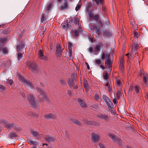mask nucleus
Masks as SVG:
<instances>
[{
    "label": "nucleus",
    "mask_w": 148,
    "mask_h": 148,
    "mask_svg": "<svg viewBox=\"0 0 148 148\" xmlns=\"http://www.w3.org/2000/svg\"><path fill=\"white\" fill-rule=\"evenodd\" d=\"M61 27L63 29H65L69 28V26L68 23H64L61 25Z\"/></svg>",
    "instance_id": "a878e982"
},
{
    "label": "nucleus",
    "mask_w": 148,
    "mask_h": 148,
    "mask_svg": "<svg viewBox=\"0 0 148 148\" xmlns=\"http://www.w3.org/2000/svg\"><path fill=\"white\" fill-rule=\"evenodd\" d=\"M93 1L95 2L96 4H102L103 1V0H92Z\"/></svg>",
    "instance_id": "7c9ffc66"
},
{
    "label": "nucleus",
    "mask_w": 148,
    "mask_h": 148,
    "mask_svg": "<svg viewBox=\"0 0 148 148\" xmlns=\"http://www.w3.org/2000/svg\"><path fill=\"white\" fill-rule=\"evenodd\" d=\"M56 53L57 56L58 57H60L62 55V50L61 48V46L60 44H58L56 46Z\"/></svg>",
    "instance_id": "39448f33"
},
{
    "label": "nucleus",
    "mask_w": 148,
    "mask_h": 148,
    "mask_svg": "<svg viewBox=\"0 0 148 148\" xmlns=\"http://www.w3.org/2000/svg\"><path fill=\"white\" fill-rule=\"evenodd\" d=\"M93 18L95 19L97 21H98V20L99 19V15H95L94 16Z\"/></svg>",
    "instance_id": "c03bdc74"
},
{
    "label": "nucleus",
    "mask_w": 148,
    "mask_h": 148,
    "mask_svg": "<svg viewBox=\"0 0 148 148\" xmlns=\"http://www.w3.org/2000/svg\"><path fill=\"white\" fill-rule=\"evenodd\" d=\"M19 80L20 81L22 82L24 84L31 88L33 87V85L32 84L31 82L28 80H27L25 77L20 75L19 76Z\"/></svg>",
    "instance_id": "f03ea898"
},
{
    "label": "nucleus",
    "mask_w": 148,
    "mask_h": 148,
    "mask_svg": "<svg viewBox=\"0 0 148 148\" xmlns=\"http://www.w3.org/2000/svg\"><path fill=\"white\" fill-rule=\"evenodd\" d=\"M75 21L76 24H79V20L78 18H76Z\"/></svg>",
    "instance_id": "4d7b16f0"
},
{
    "label": "nucleus",
    "mask_w": 148,
    "mask_h": 148,
    "mask_svg": "<svg viewBox=\"0 0 148 148\" xmlns=\"http://www.w3.org/2000/svg\"><path fill=\"white\" fill-rule=\"evenodd\" d=\"M99 136L95 133H92L91 135V139L94 143L98 141L99 140Z\"/></svg>",
    "instance_id": "6e6552de"
},
{
    "label": "nucleus",
    "mask_w": 148,
    "mask_h": 148,
    "mask_svg": "<svg viewBox=\"0 0 148 148\" xmlns=\"http://www.w3.org/2000/svg\"><path fill=\"white\" fill-rule=\"evenodd\" d=\"M121 91L120 90H119L117 91V92L116 93V97L117 98L119 99L121 95Z\"/></svg>",
    "instance_id": "2f4dec72"
},
{
    "label": "nucleus",
    "mask_w": 148,
    "mask_h": 148,
    "mask_svg": "<svg viewBox=\"0 0 148 148\" xmlns=\"http://www.w3.org/2000/svg\"><path fill=\"white\" fill-rule=\"evenodd\" d=\"M103 47V44L102 42H100L96 45V47L94 50V51L96 52H99L100 49Z\"/></svg>",
    "instance_id": "f8f14e48"
},
{
    "label": "nucleus",
    "mask_w": 148,
    "mask_h": 148,
    "mask_svg": "<svg viewBox=\"0 0 148 148\" xmlns=\"http://www.w3.org/2000/svg\"><path fill=\"white\" fill-rule=\"evenodd\" d=\"M51 6L52 3L51 2H50L47 4L46 6V10L47 11H48L50 10Z\"/></svg>",
    "instance_id": "393cba45"
},
{
    "label": "nucleus",
    "mask_w": 148,
    "mask_h": 148,
    "mask_svg": "<svg viewBox=\"0 0 148 148\" xmlns=\"http://www.w3.org/2000/svg\"><path fill=\"white\" fill-rule=\"evenodd\" d=\"M104 34L106 36H110L111 35V33L108 31H105L104 32Z\"/></svg>",
    "instance_id": "72a5a7b5"
},
{
    "label": "nucleus",
    "mask_w": 148,
    "mask_h": 148,
    "mask_svg": "<svg viewBox=\"0 0 148 148\" xmlns=\"http://www.w3.org/2000/svg\"><path fill=\"white\" fill-rule=\"evenodd\" d=\"M77 101L82 108H85L87 106L85 101L79 98L77 99Z\"/></svg>",
    "instance_id": "ddd939ff"
},
{
    "label": "nucleus",
    "mask_w": 148,
    "mask_h": 148,
    "mask_svg": "<svg viewBox=\"0 0 148 148\" xmlns=\"http://www.w3.org/2000/svg\"><path fill=\"white\" fill-rule=\"evenodd\" d=\"M6 40V39L3 37L0 38V42H5Z\"/></svg>",
    "instance_id": "8fccbe9b"
},
{
    "label": "nucleus",
    "mask_w": 148,
    "mask_h": 148,
    "mask_svg": "<svg viewBox=\"0 0 148 148\" xmlns=\"http://www.w3.org/2000/svg\"><path fill=\"white\" fill-rule=\"evenodd\" d=\"M5 122V120L4 119H0V124H3L4 125Z\"/></svg>",
    "instance_id": "864d4df0"
},
{
    "label": "nucleus",
    "mask_w": 148,
    "mask_h": 148,
    "mask_svg": "<svg viewBox=\"0 0 148 148\" xmlns=\"http://www.w3.org/2000/svg\"><path fill=\"white\" fill-rule=\"evenodd\" d=\"M64 6H62L61 7V9L62 10H64L67 8L68 5V2L67 1H65V2L64 3Z\"/></svg>",
    "instance_id": "473e14b6"
},
{
    "label": "nucleus",
    "mask_w": 148,
    "mask_h": 148,
    "mask_svg": "<svg viewBox=\"0 0 148 148\" xmlns=\"http://www.w3.org/2000/svg\"><path fill=\"white\" fill-rule=\"evenodd\" d=\"M124 62V58L122 57L120 59V64H123Z\"/></svg>",
    "instance_id": "bf43d9fd"
},
{
    "label": "nucleus",
    "mask_w": 148,
    "mask_h": 148,
    "mask_svg": "<svg viewBox=\"0 0 148 148\" xmlns=\"http://www.w3.org/2000/svg\"><path fill=\"white\" fill-rule=\"evenodd\" d=\"M81 8V5H78L75 8V10L76 11H78Z\"/></svg>",
    "instance_id": "6e6d98bb"
},
{
    "label": "nucleus",
    "mask_w": 148,
    "mask_h": 148,
    "mask_svg": "<svg viewBox=\"0 0 148 148\" xmlns=\"http://www.w3.org/2000/svg\"><path fill=\"white\" fill-rule=\"evenodd\" d=\"M43 51L41 49L38 52V56L39 59L41 60H46L48 59L47 57L44 55Z\"/></svg>",
    "instance_id": "0eeeda50"
},
{
    "label": "nucleus",
    "mask_w": 148,
    "mask_h": 148,
    "mask_svg": "<svg viewBox=\"0 0 148 148\" xmlns=\"http://www.w3.org/2000/svg\"><path fill=\"white\" fill-rule=\"evenodd\" d=\"M28 99L29 101L30 105L32 108H36L39 106L38 102L37 100L35 99V98L32 94H29Z\"/></svg>",
    "instance_id": "f257e3e1"
},
{
    "label": "nucleus",
    "mask_w": 148,
    "mask_h": 148,
    "mask_svg": "<svg viewBox=\"0 0 148 148\" xmlns=\"http://www.w3.org/2000/svg\"><path fill=\"white\" fill-rule=\"evenodd\" d=\"M2 49H3V52L4 53V54L7 53L8 52V50L7 48H6V47L3 48Z\"/></svg>",
    "instance_id": "58836bf2"
},
{
    "label": "nucleus",
    "mask_w": 148,
    "mask_h": 148,
    "mask_svg": "<svg viewBox=\"0 0 148 148\" xmlns=\"http://www.w3.org/2000/svg\"><path fill=\"white\" fill-rule=\"evenodd\" d=\"M134 37L137 39L139 36V34L136 32H134Z\"/></svg>",
    "instance_id": "f704fd0d"
},
{
    "label": "nucleus",
    "mask_w": 148,
    "mask_h": 148,
    "mask_svg": "<svg viewBox=\"0 0 148 148\" xmlns=\"http://www.w3.org/2000/svg\"><path fill=\"white\" fill-rule=\"evenodd\" d=\"M108 76H109V75L108 74V72H106V73H105V74L104 76V78L105 79H107L108 78Z\"/></svg>",
    "instance_id": "de8ad7c7"
},
{
    "label": "nucleus",
    "mask_w": 148,
    "mask_h": 148,
    "mask_svg": "<svg viewBox=\"0 0 148 148\" xmlns=\"http://www.w3.org/2000/svg\"><path fill=\"white\" fill-rule=\"evenodd\" d=\"M36 89L39 92L40 94L42 96L43 98L45 99H47V97L41 88L38 87L36 88Z\"/></svg>",
    "instance_id": "4468645a"
},
{
    "label": "nucleus",
    "mask_w": 148,
    "mask_h": 148,
    "mask_svg": "<svg viewBox=\"0 0 148 148\" xmlns=\"http://www.w3.org/2000/svg\"><path fill=\"white\" fill-rule=\"evenodd\" d=\"M44 138L46 141L49 142H53L56 140L55 137L50 135L45 136Z\"/></svg>",
    "instance_id": "1a4fd4ad"
},
{
    "label": "nucleus",
    "mask_w": 148,
    "mask_h": 148,
    "mask_svg": "<svg viewBox=\"0 0 148 148\" xmlns=\"http://www.w3.org/2000/svg\"><path fill=\"white\" fill-rule=\"evenodd\" d=\"M88 51L90 53H93L94 52V49L92 47H90L88 48Z\"/></svg>",
    "instance_id": "ea45409f"
},
{
    "label": "nucleus",
    "mask_w": 148,
    "mask_h": 148,
    "mask_svg": "<svg viewBox=\"0 0 148 148\" xmlns=\"http://www.w3.org/2000/svg\"><path fill=\"white\" fill-rule=\"evenodd\" d=\"M99 145L100 148H105L104 145L102 144L99 143Z\"/></svg>",
    "instance_id": "774afa93"
},
{
    "label": "nucleus",
    "mask_w": 148,
    "mask_h": 148,
    "mask_svg": "<svg viewBox=\"0 0 148 148\" xmlns=\"http://www.w3.org/2000/svg\"><path fill=\"white\" fill-rule=\"evenodd\" d=\"M95 63L97 64H100L101 63V61L100 59H95Z\"/></svg>",
    "instance_id": "4c0bfd02"
},
{
    "label": "nucleus",
    "mask_w": 148,
    "mask_h": 148,
    "mask_svg": "<svg viewBox=\"0 0 148 148\" xmlns=\"http://www.w3.org/2000/svg\"><path fill=\"white\" fill-rule=\"evenodd\" d=\"M23 55L22 53H18V60H19L22 56Z\"/></svg>",
    "instance_id": "5fc2aeb1"
},
{
    "label": "nucleus",
    "mask_w": 148,
    "mask_h": 148,
    "mask_svg": "<svg viewBox=\"0 0 148 148\" xmlns=\"http://www.w3.org/2000/svg\"><path fill=\"white\" fill-rule=\"evenodd\" d=\"M143 80L145 84H148L147 83V80L148 78L147 77V75L146 73L144 72H143Z\"/></svg>",
    "instance_id": "6ab92c4d"
},
{
    "label": "nucleus",
    "mask_w": 148,
    "mask_h": 148,
    "mask_svg": "<svg viewBox=\"0 0 148 148\" xmlns=\"http://www.w3.org/2000/svg\"><path fill=\"white\" fill-rule=\"evenodd\" d=\"M119 68L121 71L123 72L124 69V65L123 64H120Z\"/></svg>",
    "instance_id": "49530a36"
},
{
    "label": "nucleus",
    "mask_w": 148,
    "mask_h": 148,
    "mask_svg": "<svg viewBox=\"0 0 148 148\" xmlns=\"http://www.w3.org/2000/svg\"><path fill=\"white\" fill-rule=\"evenodd\" d=\"M14 123H9L6 120H5V122L4 125L9 129H12L14 127Z\"/></svg>",
    "instance_id": "dca6fc26"
},
{
    "label": "nucleus",
    "mask_w": 148,
    "mask_h": 148,
    "mask_svg": "<svg viewBox=\"0 0 148 148\" xmlns=\"http://www.w3.org/2000/svg\"><path fill=\"white\" fill-rule=\"evenodd\" d=\"M30 133L33 136L38 139H40L42 136V134H39L38 132L35 131L34 130H31Z\"/></svg>",
    "instance_id": "423d86ee"
},
{
    "label": "nucleus",
    "mask_w": 148,
    "mask_h": 148,
    "mask_svg": "<svg viewBox=\"0 0 148 148\" xmlns=\"http://www.w3.org/2000/svg\"><path fill=\"white\" fill-rule=\"evenodd\" d=\"M24 46V44L23 43H22L18 45L17 46V49L19 50L22 49Z\"/></svg>",
    "instance_id": "cd10ccee"
},
{
    "label": "nucleus",
    "mask_w": 148,
    "mask_h": 148,
    "mask_svg": "<svg viewBox=\"0 0 148 148\" xmlns=\"http://www.w3.org/2000/svg\"><path fill=\"white\" fill-rule=\"evenodd\" d=\"M44 117L47 119H55L56 118V115L55 114L51 113L45 115Z\"/></svg>",
    "instance_id": "9b49d317"
},
{
    "label": "nucleus",
    "mask_w": 148,
    "mask_h": 148,
    "mask_svg": "<svg viewBox=\"0 0 148 148\" xmlns=\"http://www.w3.org/2000/svg\"><path fill=\"white\" fill-rule=\"evenodd\" d=\"M70 119L72 122L77 125L80 126L82 125L81 123L77 119Z\"/></svg>",
    "instance_id": "aec40b11"
},
{
    "label": "nucleus",
    "mask_w": 148,
    "mask_h": 148,
    "mask_svg": "<svg viewBox=\"0 0 148 148\" xmlns=\"http://www.w3.org/2000/svg\"><path fill=\"white\" fill-rule=\"evenodd\" d=\"M29 68L32 72L36 73L38 72V67L37 65L35 62H31L29 65Z\"/></svg>",
    "instance_id": "20e7f679"
},
{
    "label": "nucleus",
    "mask_w": 148,
    "mask_h": 148,
    "mask_svg": "<svg viewBox=\"0 0 148 148\" xmlns=\"http://www.w3.org/2000/svg\"><path fill=\"white\" fill-rule=\"evenodd\" d=\"M5 89V87L2 85H0V89L4 90Z\"/></svg>",
    "instance_id": "09e8293b"
},
{
    "label": "nucleus",
    "mask_w": 148,
    "mask_h": 148,
    "mask_svg": "<svg viewBox=\"0 0 148 148\" xmlns=\"http://www.w3.org/2000/svg\"><path fill=\"white\" fill-rule=\"evenodd\" d=\"M13 128L16 132H18L22 130L21 128L15 124H14V127Z\"/></svg>",
    "instance_id": "b1692460"
},
{
    "label": "nucleus",
    "mask_w": 148,
    "mask_h": 148,
    "mask_svg": "<svg viewBox=\"0 0 148 148\" xmlns=\"http://www.w3.org/2000/svg\"><path fill=\"white\" fill-rule=\"evenodd\" d=\"M108 91L110 92L112 89V86L109 85L108 86Z\"/></svg>",
    "instance_id": "13d9d810"
},
{
    "label": "nucleus",
    "mask_w": 148,
    "mask_h": 148,
    "mask_svg": "<svg viewBox=\"0 0 148 148\" xmlns=\"http://www.w3.org/2000/svg\"><path fill=\"white\" fill-rule=\"evenodd\" d=\"M108 136L112 140L116 136L114 134H108Z\"/></svg>",
    "instance_id": "e433bc0d"
},
{
    "label": "nucleus",
    "mask_w": 148,
    "mask_h": 148,
    "mask_svg": "<svg viewBox=\"0 0 148 148\" xmlns=\"http://www.w3.org/2000/svg\"><path fill=\"white\" fill-rule=\"evenodd\" d=\"M113 102L114 104H116L118 102V101L116 98H114L113 100Z\"/></svg>",
    "instance_id": "338daca9"
},
{
    "label": "nucleus",
    "mask_w": 148,
    "mask_h": 148,
    "mask_svg": "<svg viewBox=\"0 0 148 148\" xmlns=\"http://www.w3.org/2000/svg\"><path fill=\"white\" fill-rule=\"evenodd\" d=\"M92 5V4L91 3H88L86 7L87 10L88 11H89V8H90Z\"/></svg>",
    "instance_id": "3c124183"
},
{
    "label": "nucleus",
    "mask_w": 148,
    "mask_h": 148,
    "mask_svg": "<svg viewBox=\"0 0 148 148\" xmlns=\"http://www.w3.org/2000/svg\"><path fill=\"white\" fill-rule=\"evenodd\" d=\"M97 116L99 119L103 120L106 121H108L109 119V117L107 115L102 114L97 115Z\"/></svg>",
    "instance_id": "9d476101"
},
{
    "label": "nucleus",
    "mask_w": 148,
    "mask_h": 148,
    "mask_svg": "<svg viewBox=\"0 0 148 148\" xmlns=\"http://www.w3.org/2000/svg\"><path fill=\"white\" fill-rule=\"evenodd\" d=\"M28 143L31 145H38L39 143H38L33 140L31 139H29L28 140Z\"/></svg>",
    "instance_id": "412c9836"
},
{
    "label": "nucleus",
    "mask_w": 148,
    "mask_h": 148,
    "mask_svg": "<svg viewBox=\"0 0 148 148\" xmlns=\"http://www.w3.org/2000/svg\"><path fill=\"white\" fill-rule=\"evenodd\" d=\"M105 57V55L104 53H102L101 55V58L103 60V61H104V59Z\"/></svg>",
    "instance_id": "e2e57ef3"
},
{
    "label": "nucleus",
    "mask_w": 148,
    "mask_h": 148,
    "mask_svg": "<svg viewBox=\"0 0 148 148\" xmlns=\"http://www.w3.org/2000/svg\"><path fill=\"white\" fill-rule=\"evenodd\" d=\"M118 138L117 136H116L115 137V138H114L112 140L114 142H116Z\"/></svg>",
    "instance_id": "052dcab7"
},
{
    "label": "nucleus",
    "mask_w": 148,
    "mask_h": 148,
    "mask_svg": "<svg viewBox=\"0 0 148 148\" xmlns=\"http://www.w3.org/2000/svg\"><path fill=\"white\" fill-rule=\"evenodd\" d=\"M60 83L63 85H65L66 83L64 80L62 79L60 80Z\"/></svg>",
    "instance_id": "603ef678"
},
{
    "label": "nucleus",
    "mask_w": 148,
    "mask_h": 148,
    "mask_svg": "<svg viewBox=\"0 0 148 148\" xmlns=\"http://www.w3.org/2000/svg\"><path fill=\"white\" fill-rule=\"evenodd\" d=\"M121 84V82L118 79L116 80V85L118 86H120Z\"/></svg>",
    "instance_id": "a19ab883"
},
{
    "label": "nucleus",
    "mask_w": 148,
    "mask_h": 148,
    "mask_svg": "<svg viewBox=\"0 0 148 148\" xmlns=\"http://www.w3.org/2000/svg\"><path fill=\"white\" fill-rule=\"evenodd\" d=\"M84 86L86 90L88 91L89 89V86L87 81H85L84 83Z\"/></svg>",
    "instance_id": "c756f323"
},
{
    "label": "nucleus",
    "mask_w": 148,
    "mask_h": 148,
    "mask_svg": "<svg viewBox=\"0 0 148 148\" xmlns=\"http://www.w3.org/2000/svg\"><path fill=\"white\" fill-rule=\"evenodd\" d=\"M110 55L109 54H107L106 55V60H107L109 59V60L110 59Z\"/></svg>",
    "instance_id": "0e129e2a"
},
{
    "label": "nucleus",
    "mask_w": 148,
    "mask_h": 148,
    "mask_svg": "<svg viewBox=\"0 0 148 148\" xmlns=\"http://www.w3.org/2000/svg\"><path fill=\"white\" fill-rule=\"evenodd\" d=\"M69 57L71 58L72 57V48H71V47H70L69 48Z\"/></svg>",
    "instance_id": "37998d69"
},
{
    "label": "nucleus",
    "mask_w": 148,
    "mask_h": 148,
    "mask_svg": "<svg viewBox=\"0 0 148 148\" xmlns=\"http://www.w3.org/2000/svg\"><path fill=\"white\" fill-rule=\"evenodd\" d=\"M48 16L46 14H42V15L41 18V22L42 23H44L47 19Z\"/></svg>",
    "instance_id": "a211bd4d"
},
{
    "label": "nucleus",
    "mask_w": 148,
    "mask_h": 148,
    "mask_svg": "<svg viewBox=\"0 0 148 148\" xmlns=\"http://www.w3.org/2000/svg\"><path fill=\"white\" fill-rule=\"evenodd\" d=\"M67 92H68V94L70 96H72V94L71 93V90H68L67 91Z\"/></svg>",
    "instance_id": "69168bd1"
},
{
    "label": "nucleus",
    "mask_w": 148,
    "mask_h": 148,
    "mask_svg": "<svg viewBox=\"0 0 148 148\" xmlns=\"http://www.w3.org/2000/svg\"><path fill=\"white\" fill-rule=\"evenodd\" d=\"M8 136L9 138L12 139L14 137H17V135L15 132H12L9 134Z\"/></svg>",
    "instance_id": "f3484780"
},
{
    "label": "nucleus",
    "mask_w": 148,
    "mask_h": 148,
    "mask_svg": "<svg viewBox=\"0 0 148 148\" xmlns=\"http://www.w3.org/2000/svg\"><path fill=\"white\" fill-rule=\"evenodd\" d=\"M95 99L97 101H99L100 99L98 95L97 94H96L94 97Z\"/></svg>",
    "instance_id": "c9c22d12"
},
{
    "label": "nucleus",
    "mask_w": 148,
    "mask_h": 148,
    "mask_svg": "<svg viewBox=\"0 0 148 148\" xmlns=\"http://www.w3.org/2000/svg\"><path fill=\"white\" fill-rule=\"evenodd\" d=\"M134 88L135 91L137 93L140 92L141 89L140 88L139 86H135Z\"/></svg>",
    "instance_id": "c85d7f7f"
},
{
    "label": "nucleus",
    "mask_w": 148,
    "mask_h": 148,
    "mask_svg": "<svg viewBox=\"0 0 148 148\" xmlns=\"http://www.w3.org/2000/svg\"><path fill=\"white\" fill-rule=\"evenodd\" d=\"M89 17L90 18H93L94 17V15L92 14L91 12H89L88 13Z\"/></svg>",
    "instance_id": "a18cd8bd"
},
{
    "label": "nucleus",
    "mask_w": 148,
    "mask_h": 148,
    "mask_svg": "<svg viewBox=\"0 0 148 148\" xmlns=\"http://www.w3.org/2000/svg\"><path fill=\"white\" fill-rule=\"evenodd\" d=\"M138 47H139V46L137 44H133L132 47V49L131 52V55H132L133 52H136V51H137L136 49Z\"/></svg>",
    "instance_id": "2eb2a0df"
},
{
    "label": "nucleus",
    "mask_w": 148,
    "mask_h": 148,
    "mask_svg": "<svg viewBox=\"0 0 148 148\" xmlns=\"http://www.w3.org/2000/svg\"><path fill=\"white\" fill-rule=\"evenodd\" d=\"M112 61L111 59L106 60V61L105 62V64H106L108 67L109 68H111L112 67Z\"/></svg>",
    "instance_id": "4be33fe9"
},
{
    "label": "nucleus",
    "mask_w": 148,
    "mask_h": 148,
    "mask_svg": "<svg viewBox=\"0 0 148 148\" xmlns=\"http://www.w3.org/2000/svg\"><path fill=\"white\" fill-rule=\"evenodd\" d=\"M80 27H79V29L75 31L74 32V34L75 36L77 37L79 35V32H81V29H80Z\"/></svg>",
    "instance_id": "bb28decb"
},
{
    "label": "nucleus",
    "mask_w": 148,
    "mask_h": 148,
    "mask_svg": "<svg viewBox=\"0 0 148 148\" xmlns=\"http://www.w3.org/2000/svg\"><path fill=\"white\" fill-rule=\"evenodd\" d=\"M68 84L70 87H72L74 84L73 79L71 78H70L68 80Z\"/></svg>",
    "instance_id": "5701e85b"
},
{
    "label": "nucleus",
    "mask_w": 148,
    "mask_h": 148,
    "mask_svg": "<svg viewBox=\"0 0 148 148\" xmlns=\"http://www.w3.org/2000/svg\"><path fill=\"white\" fill-rule=\"evenodd\" d=\"M115 143H117L118 144L120 145H121L122 143V141L121 140L118 138L116 142Z\"/></svg>",
    "instance_id": "79ce46f5"
},
{
    "label": "nucleus",
    "mask_w": 148,
    "mask_h": 148,
    "mask_svg": "<svg viewBox=\"0 0 148 148\" xmlns=\"http://www.w3.org/2000/svg\"><path fill=\"white\" fill-rule=\"evenodd\" d=\"M13 81L12 79H9L8 84H10V85H11L13 83Z\"/></svg>",
    "instance_id": "680f3d73"
},
{
    "label": "nucleus",
    "mask_w": 148,
    "mask_h": 148,
    "mask_svg": "<svg viewBox=\"0 0 148 148\" xmlns=\"http://www.w3.org/2000/svg\"><path fill=\"white\" fill-rule=\"evenodd\" d=\"M103 100L105 101L106 104L108 106V108L109 109L112 108L113 107V103L110 101V99L106 95H103L102 96Z\"/></svg>",
    "instance_id": "7ed1b4c3"
}]
</instances>
